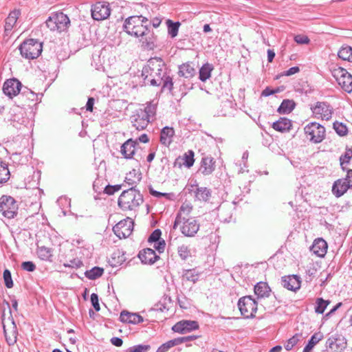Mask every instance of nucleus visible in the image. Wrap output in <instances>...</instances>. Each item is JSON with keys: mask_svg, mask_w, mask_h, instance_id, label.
Masks as SVG:
<instances>
[{"mask_svg": "<svg viewBox=\"0 0 352 352\" xmlns=\"http://www.w3.org/2000/svg\"><path fill=\"white\" fill-rule=\"evenodd\" d=\"M144 85L162 86V89L172 91L173 82L167 75V68L161 58L150 59L142 71Z\"/></svg>", "mask_w": 352, "mask_h": 352, "instance_id": "1", "label": "nucleus"}, {"mask_svg": "<svg viewBox=\"0 0 352 352\" xmlns=\"http://www.w3.org/2000/svg\"><path fill=\"white\" fill-rule=\"evenodd\" d=\"M143 202V197L135 187L124 190L118 198V206L123 211L135 210Z\"/></svg>", "mask_w": 352, "mask_h": 352, "instance_id": "2", "label": "nucleus"}, {"mask_svg": "<svg viewBox=\"0 0 352 352\" xmlns=\"http://www.w3.org/2000/svg\"><path fill=\"white\" fill-rule=\"evenodd\" d=\"M148 21L142 15L131 16L124 21L123 29L129 35L139 38L148 29Z\"/></svg>", "mask_w": 352, "mask_h": 352, "instance_id": "3", "label": "nucleus"}, {"mask_svg": "<svg viewBox=\"0 0 352 352\" xmlns=\"http://www.w3.org/2000/svg\"><path fill=\"white\" fill-rule=\"evenodd\" d=\"M178 226L182 233L188 237L194 236L199 229V223L195 218H182L180 214L176 216L173 229H176Z\"/></svg>", "mask_w": 352, "mask_h": 352, "instance_id": "4", "label": "nucleus"}, {"mask_svg": "<svg viewBox=\"0 0 352 352\" xmlns=\"http://www.w3.org/2000/svg\"><path fill=\"white\" fill-rule=\"evenodd\" d=\"M21 55L29 60L38 58L43 50V43L36 39L25 40L19 46Z\"/></svg>", "mask_w": 352, "mask_h": 352, "instance_id": "5", "label": "nucleus"}, {"mask_svg": "<svg viewBox=\"0 0 352 352\" xmlns=\"http://www.w3.org/2000/svg\"><path fill=\"white\" fill-rule=\"evenodd\" d=\"M45 23L46 26L51 31L61 32L69 28L70 20L67 15L65 14L63 12H57L50 16Z\"/></svg>", "mask_w": 352, "mask_h": 352, "instance_id": "6", "label": "nucleus"}, {"mask_svg": "<svg viewBox=\"0 0 352 352\" xmlns=\"http://www.w3.org/2000/svg\"><path fill=\"white\" fill-rule=\"evenodd\" d=\"M237 305L241 315L246 318H254L258 309V303L251 296L240 298Z\"/></svg>", "mask_w": 352, "mask_h": 352, "instance_id": "7", "label": "nucleus"}, {"mask_svg": "<svg viewBox=\"0 0 352 352\" xmlns=\"http://www.w3.org/2000/svg\"><path fill=\"white\" fill-rule=\"evenodd\" d=\"M18 210V205L14 199L10 196L3 195L0 198V212L8 219L14 218Z\"/></svg>", "mask_w": 352, "mask_h": 352, "instance_id": "8", "label": "nucleus"}, {"mask_svg": "<svg viewBox=\"0 0 352 352\" xmlns=\"http://www.w3.org/2000/svg\"><path fill=\"white\" fill-rule=\"evenodd\" d=\"M305 133L309 136V140L314 143L321 142L325 135V129L321 124L311 122L305 127Z\"/></svg>", "mask_w": 352, "mask_h": 352, "instance_id": "9", "label": "nucleus"}, {"mask_svg": "<svg viewBox=\"0 0 352 352\" xmlns=\"http://www.w3.org/2000/svg\"><path fill=\"white\" fill-rule=\"evenodd\" d=\"M351 188H352V170H349L346 178L339 179L333 183L332 192L336 197H340Z\"/></svg>", "mask_w": 352, "mask_h": 352, "instance_id": "10", "label": "nucleus"}, {"mask_svg": "<svg viewBox=\"0 0 352 352\" xmlns=\"http://www.w3.org/2000/svg\"><path fill=\"white\" fill-rule=\"evenodd\" d=\"M311 110L316 118L325 120H330L333 113L332 107L326 102H316L311 105Z\"/></svg>", "mask_w": 352, "mask_h": 352, "instance_id": "11", "label": "nucleus"}, {"mask_svg": "<svg viewBox=\"0 0 352 352\" xmlns=\"http://www.w3.org/2000/svg\"><path fill=\"white\" fill-rule=\"evenodd\" d=\"M14 112L10 118L11 124L16 129L20 131H23L25 128L30 129L32 126V121L24 116L25 113L21 109L17 108L16 111L13 110Z\"/></svg>", "mask_w": 352, "mask_h": 352, "instance_id": "12", "label": "nucleus"}, {"mask_svg": "<svg viewBox=\"0 0 352 352\" xmlns=\"http://www.w3.org/2000/svg\"><path fill=\"white\" fill-rule=\"evenodd\" d=\"M342 89L347 93L352 92V75L345 69L340 67L333 75Z\"/></svg>", "mask_w": 352, "mask_h": 352, "instance_id": "13", "label": "nucleus"}, {"mask_svg": "<svg viewBox=\"0 0 352 352\" xmlns=\"http://www.w3.org/2000/svg\"><path fill=\"white\" fill-rule=\"evenodd\" d=\"M133 221L132 219L127 217L121 220L116 226H113V230L114 234L119 239H125L130 236L133 231Z\"/></svg>", "mask_w": 352, "mask_h": 352, "instance_id": "14", "label": "nucleus"}, {"mask_svg": "<svg viewBox=\"0 0 352 352\" xmlns=\"http://www.w3.org/2000/svg\"><path fill=\"white\" fill-rule=\"evenodd\" d=\"M111 13L109 5L104 2H97L91 8V16L94 20L101 21L107 19Z\"/></svg>", "mask_w": 352, "mask_h": 352, "instance_id": "15", "label": "nucleus"}, {"mask_svg": "<svg viewBox=\"0 0 352 352\" xmlns=\"http://www.w3.org/2000/svg\"><path fill=\"white\" fill-rule=\"evenodd\" d=\"M21 86V82L16 78L8 79L3 84V91L6 96L12 98L20 93Z\"/></svg>", "mask_w": 352, "mask_h": 352, "instance_id": "16", "label": "nucleus"}, {"mask_svg": "<svg viewBox=\"0 0 352 352\" xmlns=\"http://www.w3.org/2000/svg\"><path fill=\"white\" fill-rule=\"evenodd\" d=\"M139 41L144 49L153 50L156 47L157 36L154 32L148 28L144 34L139 38Z\"/></svg>", "mask_w": 352, "mask_h": 352, "instance_id": "17", "label": "nucleus"}, {"mask_svg": "<svg viewBox=\"0 0 352 352\" xmlns=\"http://www.w3.org/2000/svg\"><path fill=\"white\" fill-rule=\"evenodd\" d=\"M199 325L197 322L193 320H182L177 322L173 327L172 329L175 332L179 333H186L192 330L197 329Z\"/></svg>", "mask_w": 352, "mask_h": 352, "instance_id": "18", "label": "nucleus"}, {"mask_svg": "<svg viewBox=\"0 0 352 352\" xmlns=\"http://www.w3.org/2000/svg\"><path fill=\"white\" fill-rule=\"evenodd\" d=\"M190 192H194L195 197L201 201H208L211 197L212 192L206 187H199L197 184L191 185Z\"/></svg>", "mask_w": 352, "mask_h": 352, "instance_id": "19", "label": "nucleus"}, {"mask_svg": "<svg viewBox=\"0 0 352 352\" xmlns=\"http://www.w3.org/2000/svg\"><path fill=\"white\" fill-rule=\"evenodd\" d=\"M138 257L142 263L148 265L155 263L160 258L155 250L151 248L141 250L138 254Z\"/></svg>", "mask_w": 352, "mask_h": 352, "instance_id": "20", "label": "nucleus"}, {"mask_svg": "<svg viewBox=\"0 0 352 352\" xmlns=\"http://www.w3.org/2000/svg\"><path fill=\"white\" fill-rule=\"evenodd\" d=\"M12 326L9 329L6 328L5 324H3V333L5 335L6 340L8 345H14L16 342L18 330L16 323L12 317H11Z\"/></svg>", "mask_w": 352, "mask_h": 352, "instance_id": "21", "label": "nucleus"}, {"mask_svg": "<svg viewBox=\"0 0 352 352\" xmlns=\"http://www.w3.org/2000/svg\"><path fill=\"white\" fill-rule=\"evenodd\" d=\"M282 285L291 291H296L300 287V280L296 275L286 276L282 277Z\"/></svg>", "mask_w": 352, "mask_h": 352, "instance_id": "22", "label": "nucleus"}, {"mask_svg": "<svg viewBox=\"0 0 352 352\" xmlns=\"http://www.w3.org/2000/svg\"><path fill=\"white\" fill-rule=\"evenodd\" d=\"M137 144V141H134L132 139H129L124 144H122L120 148V152L124 158H133L135 151V146Z\"/></svg>", "mask_w": 352, "mask_h": 352, "instance_id": "23", "label": "nucleus"}, {"mask_svg": "<svg viewBox=\"0 0 352 352\" xmlns=\"http://www.w3.org/2000/svg\"><path fill=\"white\" fill-rule=\"evenodd\" d=\"M327 248V242L324 239L318 238L314 241L311 247V251L318 256L322 257L326 254Z\"/></svg>", "mask_w": 352, "mask_h": 352, "instance_id": "24", "label": "nucleus"}, {"mask_svg": "<svg viewBox=\"0 0 352 352\" xmlns=\"http://www.w3.org/2000/svg\"><path fill=\"white\" fill-rule=\"evenodd\" d=\"M346 344L342 340L331 337L326 342V348H329L331 352H342L346 348Z\"/></svg>", "mask_w": 352, "mask_h": 352, "instance_id": "25", "label": "nucleus"}, {"mask_svg": "<svg viewBox=\"0 0 352 352\" xmlns=\"http://www.w3.org/2000/svg\"><path fill=\"white\" fill-rule=\"evenodd\" d=\"M132 123L133 126L138 130L144 129L150 122V119L146 117L145 113L138 112L133 116Z\"/></svg>", "mask_w": 352, "mask_h": 352, "instance_id": "26", "label": "nucleus"}, {"mask_svg": "<svg viewBox=\"0 0 352 352\" xmlns=\"http://www.w3.org/2000/svg\"><path fill=\"white\" fill-rule=\"evenodd\" d=\"M120 320L122 322L131 324H139L144 321L143 318L138 314H132L126 311H122L120 316Z\"/></svg>", "mask_w": 352, "mask_h": 352, "instance_id": "27", "label": "nucleus"}, {"mask_svg": "<svg viewBox=\"0 0 352 352\" xmlns=\"http://www.w3.org/2000/svg\"><path fill=\"white\" fill-rule=\"evenodd\" d=\"M340 164L342 170L347 173L349 170H352L348 167H352V148H346L344 153L340 157Z\"/></svg>", "mask_w": 352, "mask_h": 352, "instance_id": "28", "label": "nucleus"}, {"mask_svg": "<svg viewBox=\"0 0 352 352\" xmlns=\"http://www.w3.org/2000/svg\"><path fill=\"white\" fill-rule=\"evenodd\" d=\"M178 74L185 78H190L196 74V70L192 63H186L179 67Z\"/></svg>", "mask_w": 352, "mask_h": 352, "instance_id": "29", "label": "nucleus"}, {"mask_svg": "<svg viewBox=\"0 0 352 352\" xmlns=\"http://www.w3.org/2000/svg\"><path fill=\"white\" fill-rule=\"evenodd\" d=\"M214 170V161L211 157H204L201 160L199 171L204 175H210Z\"/></svg>", "mask_w": 352, "mask_h": 352, "instance_id": "30", "label": "nucleus"}, {"mask_svg": "<svg viewBox=\"0 0 352 352\" xmlns=\"http://www.w3.org/2000/svg\"><path fill=\"white\" fill-rule=\"evenodd\" d=\"M254 294L258 298L268 297L271 292V289L265 282H259L256 283L254 288Z\"/></svg>", "mask_w": 352, "mask_h": 352, "instance_id": "31", "label": "nucleus"}, {"mask_svg": "<svg viewBox=\"0 0 352 352\" xmlns=\"http://www.w3.org/2000/svg\"><path fill=\"white\" fill-rule=\"evenodd\" d=\"M175 134L172 127L165 126L160 133V142L166 146H168L172 142V138Z\"/></svg>", "mask_w": 352, "mask_h": 352, "instance_id": "32", "label": "nucleus"}, {"mask_svg": "<svg viewBox=\"0 0 352 352\" xmlns=\"http://www.w3.org/2000/svg\"><path fill=\"white\" fill-rule=\"evenodd\" d=\"M292 124L291 120L286 118H280L278 121L274 122L272 127L274 130L280 132L289 131Z\"/></svg>", "mask_w": 352, "mask_h": 352, "instance_id": "33", "label": "nucleus"}, {"mask_svg": "<svg viewBox=\"0 0 352 352\" xmlns=\"http://www.w3.org/2000/svg\"><path fill=\"white\" fill-rule=\"evenodd\" d=\"M232 102L229 100L221 101L219 109L217 110L216 116H227L231 115L233 111Z\"/></svg>", "mask_w": 352, "mask_h": 352, "instance_id": "34", "label": "nucleus"}, {"mask_svg": "<svg viewBox=\"0 0 352 352\" xmlns=\"http://www.w3.org/2000/svg\"><path fill=\"white\" fill-rule=\"evenodd\" d=\"M295 107L296 103L293 100L285 99L278 108V112L280 114H288L293 111Z\"/></svg>", "mask_w": 352, "mask_h": 352, "instance_id": "35", "label": "nucleus"}, {"mask_svg": "<svg viewBox=\"0 0 352 352\" xmlns=\"http://www.w3.org/2000/svg\"><path fill=\"white\" fill-rule=\"evenodd\" d=\"M303 338L302 333H296L285 342L284 348L287 351H291L295 346L301 342L303 340Z\"/></svg>", "mask_w": 352, "mask_h": 352, "instance_id": "36", "label": "nucleus"}, {"mask_svg": "<svg viewBox=\"0 0 352 352\" xmlns=\"http://www.w3.org/2000/svg\"><path fill=\"white\" fill-rule=\"evenodd\" d=\"M200 273L196 269L184 270L182 278L186 281L196 283L199 278Z\"/></svg>", "mask_w": 352, "mask_h": 352, "instance_id": "37", "label": "nucleus"}, {"mask_svg": "<svg viewBox=\"0 0 352 352\" xmlns=\"http://www.w3.org/2000/svg\"><path fill=\"white\" fill-rule=\"evenodd\" d=\"M141 178V173H139L135 169H133L126 174L124 182L131 187H134L133 186L139 182Z\"/></svg>", "mask_w": 352, "mask_h": 352, "instance_id": "38", "label": "nucleus"}, {"mask_svg": "<svg viewBox=\"0 0 352 352\" xmlns=\"http://www.w3.org/2000/svg\"><path fill=\"white\" fill-rule=\"evenodd\" d=\"M212 65L210 63H206L202 65V67L199 69V78L202 82L206 81L211 76V72L213 70Z\"/></svg>", "mask_w": 352, "mask_h": 352, "instance_id": "39", "label": "nucleus"}, {"mask_svg": "<svg viewBox=\"0 0 352 352\" xmlns=\"http://www.w3.org/2000/svg\"><path fill=\"white\" fill-rule=\"evenodd\" d=\"M323 338V335L320 333H315L309 339L307 344L303 349L302 352H311L314 346Z\"/></svg>", "mask_w": 352, "mask_h": 352, "instance_id": "40", "label": "nucleus"}, {"mask_svg": "<svg viewBox=\"0 0 352 352\" xmlns=\"http://www.w3.org/2000/svg\"><path fill=\"white\" fill-rule=\"evenodd\" d=\"M36 253L38 258L43 261H50L52 257L51 248L45 246L38 247Z\"/></svg>", "mask_w": 352, "mask_h": 352, "instance_id": "41", "label": "nucleus"}, {"mask_svg": "<svg viewBox=\"0 0 352 352\" xmlns=\"http://www.w3.org/2000/svg\"><path fill=\"white\" fill-rule=\"evenodd\" d=\"M10 176V173L8 167V164L0 161V184L7 182Z\"/></svg>", "mask_w": 352, "mask_h": 352, "instance_id": "42", "label": "nucleus"}, {"mask_svg": "<svg viewBox=\"0 0 352 352\" xmlns=\"http://www.w3.org/2000/svg\"><path fill=\"white\" fill-rule=\"evenodd\" d=\"M166 25L168 34L171 38H175L178 34L181 23L179 21L173 22L172 20L168 19L166 21Z\"/></svg>", "mask_w": 352, "mask_h": 352, "instance_id": "43", "label": "nucleus"}, {"mask_svg": "<svg viewBox=\"0 0 352 352\" xmlns=\"http://www.w3.org/2000/svg\"><path fill=\"white\" fill-rule=\"evenodd\" d=\"M339 58L344 60L352 62V47L350 46H342L338 54Z\"/></svg>", "mask_w": 352, "mask_h": 352, "instance_id": "44", "label": "nucleus"}, {"mask_svg": "<svg viewBox=\"0 0 352 352\" xmlns=\"http://www.w3.org/2000/svg\"><path fill=\"white\" fill-rule=\"evenodd\" d=\"M157 103H155L153 101H151L146 103V106L144 108V111L140 110V112L142 113H145L146 117L150 120L153 118L156 113Z\"/></svg>", "mask_w": 352, "mask_h": 352, "instance_id": "45", "label": "nucleus"}, {"mask_svg": "<svg viewBox=\"0 0 352 352\" xmlns=\"http://www.w3.org/2000/svg\"><path fill=\"white\" fill-rule=\"evenodd\" d=\"M104 270L99 267H94L90 270H87L85 274L90 280H95L100 277L103 274Z\"/></svg>", "mask_w": 352, "mask_h": 352, "instance_id": "46", "label": "nucleus"}, {"mask_svg": "<svg viewBox=\"0 0 352 352\" xmlns=\"http://www.w3.org/2000/svg\"><path fill=\"white\" fill-rule=\"evenodd\" d=\"M125 261L124 254L120 250L114 252L111 256V265L117 266L121 265Z\"/></svg>", "mask_w": 352, "mask_h": 352, "instance_id": "47", "label": "nucleus"}, {"mask_svg": "<svg viewBox=\"0 0 352 352\" xmlns=\"http://www.w3.org/2000/svg\"><path fill=\"white\" fill-rule=\"evenodd\" d=\"M177 253L183 261H186L191 256V252L189 246L184 244H182L177 247Z\"/></svg>", "mask_w": 352, "mask_h": 352, "instance_id": "48", "label": "nucleus"}, {"mask_svg": "<svg viewBox=\"0 0 352 352\" xmlns=\"http://www.w3.org/2000/svg\"><path fill=\"white\" fill-rule=\"evenodd\" d=\"M20 97L25 98L28 100L32 102L38 100V95L27 87L23 90Z\"/></svg>", "mask_w": 352, "mask_h": 352, "instance_id": "49", "label": "nucleus"}, {"mask_svg": "<svg viewBox=\"0 0 352 352\" xmlns=\"http://www.w3.org/2000/svg\"><path fill=\"white\" fill-rule=\"evenodd\" d=\"M329 302H330L329 300H324L322 298H318L316 300L315 311L318 314H323Z\"/></svg>", "mask_w": 352, "mask_h": 352, "instance_id": "50", "label": "nucleus"}, {"mask_svg": "<svg viewBox=\"0 0 352 352\" xmlns=\"http://www.w3.org/2000/svg\"><path fill=\"white\" fill-rule=\"evenodd\" d=\"M333 129L340 136H344L348 133L346 125L342 122H335L333 123Z\"/></svg>", "mask_w": 352, "mask_h": 352, "instance_id": "51", "label": "nucleus"}, {"mask_svg": "<svg viewBox=\"0 0 352 352\" xmlns=\"http://www.w3.org/2000/svg\"><path fill=\"white\" fill-rule=\"evenodd\" d=\"M184 160V165L188 168L191 167L194 162V153L192 151H188L187 153H185L182 159Z\"/></svg>", "mask_w": 352, "mask_h": 352, "instance_id": "52", "label": "nucleus"}, {"mask_svg": "<svg viewBox=\"0 0 352 352\" xmlns=\"http://www.w3.org/2000/svg\"><path fill=\"white\" fill-rule=\"evenodd\" d=\"M150 349L148 344H138L129 348L126 352H147Z\"/></svg>", "mask_w": 352, "mask_h": 352, "instance_id": "53", "label": "nucleus"}, {"mask_svg": "<svg viewBox=\"0 0 352 352\" xmlns=\"http://www.w3.org/2000/svg\"><path fill=\"white\" fill-rule=\"evenodd\" d=\"M82 265V262L77 258L71 259L67 262L63 263V266L65 267L79 268Z\"/></svg>", "mask_w": 352, "mask_h": 352, "instance_id": "54", "label": "nucleus"}, {"mask_svg": "<svg viewBox=\"0 0 352 352\" xmlns=\"http://www.w3.org/2000/svg\"><path fill=\"white\" fill-rule=\"evenodd\" d=\"M192 207L188 204H182L177 215H181V217L187 218V216L191 212Z\"/></svg>", "mask_w": 352, "mask_h": 352, "instance_id": "55", "label": "nucleus"}, {"mask_svg": "<svg viewBox=\"0 0 352 352\" xmlns=\"http://www.w3.org/2000/svg\"><path fill=\"white\" fill-rule=\"evenodd\" d=\"M3 279L5 285L8 288L13 287V281L11 276V273L8 270H5L3 272Z\"/></svg>", "mask_w": 352, "mask_h": 352, "instance_id": "56", "label": "nucleus"}, {"mask_svg": "<svg viewBox=\"0 0 352 352\" xmlns=\"http://www.w3.org/2000/svg\"><path fill=\"white\" fill-rule=\"evenodd\" d=\"M162 232L160 229L155 230L148 237V242H157L160 241Z\"/></svg>", "mask_w": 352, "mask_h": 352, "instance_id": "57", "label": "nucleus"}, {"mask_svg": "<svg viewBox=\"0 0 352 352\" xmlns=\"http://www.w3.org/2000/svg\"><path fill=\"white\" fill-rule=\"evenodd\" d=\"M21 267L23 270L31 272L34 271L36 269V265L32 261H25L22 263Z\"/></svg>", "mask_w": 352, "mask_h": 352, "instance_id": "58", "label": "nucleus"}, {"mask_svg": "<svg viewBox=\"0 0 352 352\" xmlns=\"http://www.w3.org/2000/svg\"><path fill=\"white\" fill-rule=\"evenodd\" d=\"M120 188H121V185H114V186L108 185L104 188V192L107 195H113L116 192L120 190Z\"/></svg>", "mask_w": 352, "mask_h": 352, "instance_id": "59", "label": "nucleus"}, {"mask_svg": "<svg viewBox=\"0 0 352 352\" xmlns=\"http://www.w3.org/2000/svg\"><path fill=\"white\" fill-rule=\"evenodd\" d=\"M91 305L94 307V309L96 311H100V307L99 301H98V296L96 294L93 293L91 295Z\"/></svg>", "mask_w": 352, "mask_h": 352, "instance_id": "60", "label": "nucleus"}, {"mask_svg": "<svg viewBox=\"0 0 352 352\" xmlns=\"http://www.w3.org/2000/svg\"><path fill=\"white\" fill-rule=\"evenodd\" d=\"M294 41L298 44H307L309 42V38L307 36L298 34L295 36Z\"/></svg>", "mask_w": 352, "mask_h": 352, "instance_id": "61", "label": "nucleus"}, {"mask_svg": "<svg viewBox=\"0 0 352 352\" xmlns=\"http://www.w3.org/2000/svg\"><path fill=\"white\" fill-rule=\"evenodd\" d=\"M149 192L153 196H154L155 197H165L168 199H170V196L172 195L171 194H169V193H164V192H158L157 190H153V188H150Z\"/></svg>", "mask_w": 352, "mask_h": 352, "instance_id": "62", "label": "nucleus"}, {"mask_svg": "<svg viewBox=\"0 0 352 352\" xmlns=\"http://www.w3.org/2000/svg\"><path fill=\"white\" fill-rule=\"evenodd\" d=\"M154 248L157 250L159 253H162L164 251L166 243L164 240L155 242Z\"/></svg>", "mask_w": 352, "mask_h": 352, "instance_id": "63", "label": "nucleus"}, {"mask_svg": "<svg viewBox=\"0 0 352 352\" xmlns=\"http://www.w3.org/2000/svg\"><path fill=\"white\" fill-rule=\"evenodd\" d=\"M15 23H16V22L14 21V20H12L7 17L6 19V23H5V31L6 32L11 31Z\"/></svg>", "mask_w": 352, "mask_h": 352, "instance_id": "64", "label": "nucleus"}]
</instances>
